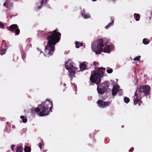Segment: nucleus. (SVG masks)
Here are the masks:
<instances>
[{
	"instance_id": "f257e3e1",
	"label": "nucleus",
	"mask_w": 152,
	"mask_h": 152,
	"mask_svg": "<svg viewBox=\"0 0 152 152\" xmlns=\"http://www.w3.org/2000/svg\"><path fill=\"white\" fill-rule=\"evenodd\" d=\"M105 70V68L99 67L96 70H94L93 72L92 71L90 78V81L92 83L97 85V91L101 94L107 92L110 85V83L107 81L100 84L101 81V78L104 76Z\"/></svg>"
},
{
	"instance_id": "f03ea898",
	"label": "nucleus",
	"mask_w": 152,
	"mask_h": 152,
	"mask_svg": "<svg viewBox=\"0 0 152 152\" xmlns=\"http://www.w3.org/2000/svg\"><path fill=\"white\" fill-rule=\"evenodd\" d=\"M58 31L57 29H56L52 31H49L45 34L48 42L45 48V55L49 56L53 54L56 45L61 39V34Z\"/></svg>"
},
{
	"instance_id": "7ed1b4c3",
	"label": "nucleus",
	"mask_w": 152,
	"mask_h": 152,
	"mask_svg": "<svg viewBox=\"0 0 152 152\" xmlns=\"http://www.w3.org/2000/svg\"><path fill=\"white\" fill-rule=\"evenodd\" d=\"M107 42V40L102 39H97L91 45L92 50L96 54H100L102 52L105 53H110L112 49L113 48V46L106 45L103 49L102 48L105 45Z\"/></svg>"
},
{
	"instance_id": "20e7f679",
	"label": "nucleus",
	"mask_w": 152,
	"mask_h": 152,
	"mask_svg": "<svg viewBox=\"0 0 152 152\" xmlns=\"http://www.w3.org/2000/svg\"><path fill=\"white\" fill-rule=\"evenodd\" d=\"M53 102H50L49 99H46L41 104L38 105L40 108V112L39 115L41 116H43L48 114L50 111L52 112Z\"/></svg>"
},
{
	"instance_id": "39448f33",
	"label": "nucleus",
	"mask_w": 152,
	"mask_h": 152,
	"mask_svg": "<svg viewBox=\"0 0 152 152\" xmlns=\"http://www.w3.org/2000/svg\"><path fill=\"white\" fill-rule=\"evenodd\" d=\"M150 89V87L148 85H140L138 94L142 97L149 95Z\"/></svg>"
},
{
	"instance_id": "423d86ee",
	"label": "nucleus",
	"mask_w": 152,
	"mask_h": 152,
	"mask_svg": "<svg viewBox=\"0 0 152 152\" xmlns=\"http://www.w3.org/2000/svg\"><path fill=\"white\" fill-rule=\"evenodd\" d=\"M73 63L69 62V61H66L65 63V67L67 70H68L69 72V75L72 77L74 76L75 77V73L77 70V68L73 66Z\"/></svg>"
},
{
	"instance_id": "0eeeda50",
	"label": "nucleus",
	"mask_w": 152,
	"mask_h": 152,
	"mask_svg": "<svg viewBox=\"0 0 152 152\" xmlns=\"http://www.w3.org/2000/svg\"><path fill=\"white\" fill-rule=\"evenodd\" d=\"M7 28L9 31L12 32V33L15 32V34L16 35H18L20 34V30L17 24H12L10 26L7 27Z\"/></svg>"
},
{
	"instance_id": "6e6552de",
	"label": "nucleus",
	"mask_w": 152,
	"mask_h": 152,
	"mask_svg": "<svg viewBox=\"0 0 152 152\" xmlns=\"http://www.w3.org/2000/svg\"><path fill=\"white\" fill-rule=\"evenodd\" d=\"M138 88H137V89ZM137 90L134 93V105H136L138 103V105H140L142 102L141 101V98L142 97L141 96H138Z\"/></svg>"
},
{
	"instance_id": "1a4fd4ad",
	"label": "nucleus",
	"mask_w": 152,
	"mask_h": 152,
	"mask_svg": "<svg viewBox=\"0 0 152 152\" xmlns=\"http://www.w3.org/2000/svg\"><path fill=\"white\" fill-rule=\"evenodd\" d=\"M96 103L98 106L101 108H106L108 106L111 104L110 101L104 102L102 100L99 99Z\"/></svg>"
},
{
	"instance_id": "9d476101",
	"label": "nucleus",
	"mask_w": 152,
	"mask_h": 152,
	"mask_svg": "<svg viewBox=\"0 0 152 152\" xmlns=\"http://www.w3.org/2000/svg\"><path fill=\"white\" fill-rule=\"evenodd\" d=\"M1 48L2 50H1V55H3L5 53L6 50L7 49V44L6 43L5 40H3L1 44Z\"/></svg>"
},
{
	"instance_id": "9b49d317",
	"label": "nucleus",
	"mask_w": 152,
	"mask_h": 152,
	"mask_svg": "<svg viewBox=\"0 0 152 152\" xmlns=\"http://www.w3.org/2000/svg\"><path fill=\"white\" fill-rule=\"evenodd\" d=\"M87 63L86 62H83L80 63V69L81 71H83L85 70L87 67Z\"/></svg>"
},
{
	"instance_id": "f8f14e48",
	"label": "nucleus",
	"mask_w": 152,
	"mask_h": 152,
	"mask_svg": "<svg viewBox=\"0 0 152 152\" xmlns=\"http://www.w3.org/2000/svg\"><path fill=\"white\" fill-rule=\"evenodd\" d=\"M119 88L118 86H114L112 90V95L115 96L119 90Z\"/></svg>"
},
{
	"instance_id": "ddd939ff",
	"label": "nucleus",
	"mask_w": 152,
	"mask_h": 152,
	"mask_svg": "<svg viewBox=\"0 0 152 152\" xmlns=\"http://www.w3.org/2000/svg\"><path fill=\"white\" fill-rule=\"evenodd\" d=\"M39 112H40V108L38 107H33L31 110V112L33 114H34L35 113L39 114Z\"/></svg>"
},
{
	"instance_id": "4468645a",
	"label": "nucleus",
	"mask_w": 152,
	"mask_h": 152,
	"mask_svg": "<svg viewBox=\"0 0 152 152\" xmlns=\"http://www.w3.org/2000/svg\"><path fill=\"white\" fill-rule=\"evenodd\" d=\"M3 5L7 8L10 9L13 6V3H11L9 1H7L4 3Z\"/></svg>"
},
{
	"instance_id": "2eb2a0df",
	"label": "nucleus",
	"mask_w": 152,
	"mask_h": 152,
	"mask_svg": "<svg viewBox=\"0 0 152 152\" xmlns=\"http://www.w3.org/2000/svg\"><path fill=\"white\" fill-rule=\"evenodd\" d=\"M75 47L77 48H79L80 46H83V43H80L78 41H76L75 42Z\"/></svg>"
},
{
	"instance_id": "dca6fc26",
	"label": "nucleus",
	"mask_w": 152,
	"mask_h": 152,
	"mask_svg": "<svg viewBox=\"0 0 152 152\" xmlns=\"http://www.w3.org/2000/svg\"><path fill=\"white\" fill-rule=\"evenodd\" d=\"M47 0H42L41 2V6H39L38 8L40 9L41 8L42 6H43L44 5H45L47 3Z\"/></svg>"
},
{
	"instance_id": "f3484780",
	"label": "nucleus",
	"mask_w": 152,
	"mask_h": 152,
	"mask_svg": "<svg viewBox=\"0 0 152 152\" xmlns=\"http://www.w3.org/2000/svg\"><path fill=\"white\" fill-rule=\"evenodd\" d=\"M134 16L136 21H138L139 20L140 18V15L139 14L135 13L134 14Z\"/></svg>"
},
{
	"instance_id": "a211bd4d",
	"label": "nucleus",
	"mask_w": 152,
	"mask_h": 152,
	"mask_svg": "<svg viewBox=\"0 0 152 152\" xmlns=\"http://www.w3.org/2000/svg\"><path fill=\"white\" fill-rule=\"evenodd\" d=\"M23 148L21 146H19L17 147L16 152H22Z\"/></svg>"
},
{
	"instance_id": "6ab92c4d",
	"label": "nucleus",
	"mask_w": 152,
	"mask_h": 152,
	"mask_svg": "<svg viewBox=\"0 0 152 152\" xmlns=\"http://www.w3.org/2000/svg\"><path fill=\"white\" fill-rule=\"evenodd\" d=\"M24 151L25 152H31V148L29 147L25 146L24 148Z\"/></svg>"
},
{
	"instance_id": "aec40b11",
	"label": "nucleus",
	"mask_w": 152,
	"mask_h": 152,
	"mask_svg": "<svg viewBox=\"0 0 152 152\" xmlns=\"http://www.w3.org/2000/svg\"><path fill=\"white\" fill-rule=\"evenodd\" d=\"M21 56L22 58L24 60L26 57V54L24 51H21Z\"/></svg>"
},
{
	"instance_id": "412c9836",
	"label": "nucleus",
	"mask_w": 152,
	"mask_h": 152,
	"mask_svg": "<svg viewBox=\"0 0 152 152\" xmlns=\"http://www.w3.org/2000/svg\"><path fill=\"white\" fill-rule=\"evenodd\" d=\"M20 118L22 119V122L24 123H26L27 121V119L26 118H24V116L23 115L21 116Z\"/></svg>"
},
{
	"instance_id": "4be33fe9",
	"label": "nucleus",
	"mask_w": 152,
	"mask_h": 152,
	"mask_svg": "<svg viewBox=\"0 0 152 152\" xmlns=\"http://www.w3.org/2000/svg\"><path fill=\"white\" fill-rule=\"evenodd\" d=\"M150 42L149 40L147 41V39L146 38H144L143 40V43L145 45H147Z\"/></svg>"
},
{
	"instance_id": "5701e85b",
	"label": "nucleus",
	"mask_w": 152,
	"mask_h": 152,
	"mask_svg": "<svg viewBox=\"0 0 152 152\" xmlns=\"http://www.w3.org/2000/svg\"><path fill=\"white\" fill-rule=\"evenodd\" d=\"M124 101L126 103H128L130 101L129 99L127 97H125L124 99Z\"/></svg>"
},
{
	"instance_id": "b1692460",
	"label": "nucleus",
	"mask_w": 152,
	"mask_h": 152,
	"mask_svg": "<svg viewBox=\"0 0 152 152\" xmlns=\"http://www.w3.org/2000/svg\"><path fill=\"white\" fill-rule=\"evenodd\" d=\"M43 145H44V143H43V141H41L39 143V148H40L41 149L42 148L43 146Z\"/></svg>"
},
{
	"instance_id": "393cba45",
	"label": "nucleus",
	"mask_w": 152,
	"mask_h": 152,
	"mask_svg": "<svg viewBox=\"0 0 152 152\" xmlns=\"http://www.w3.org/2000/svg\"><path fill=\"white\" fill-rule=\"evenodd\" d=\"M111 20L112 21V22L111 23H109L108 24V25L109 26V27H110L111 26H112L113 25V23H114V19L112 17H111Z\"/></svg>"
},
{
	"instance_id": "a878e982",
	"label": "nucleus",
	"mask_w": 152,
	"mask_h": 152,
	"mask_svg": "<svg viewBox=\"0 0 152 152\" xmlns=\"http://www.w3.org/2000/svg\"><path fill=\"white\" fill-rule=\"evenodd\" d=\"M118 94L119 96H121L123 95V92L121 89L119 90H119L118 91Z\"/></svg>"
},
{
	"instance_id": "bb28decb",
	"label": "nucleus",
	"mask_w": 152,
	"mask_h": 152,
	"mask_svg": "<svg viewBox=\"0 0 152 152\" xmlns=\"http://www.w3.org/2000/svg\"><path fill=\"white\" fill-rule=\"evenodd\" d=\"M140 56H138L134 58V61H140Z\"/></svg>"
},
{
	"instance_id": "cd10ccee",
	"label": "nucleus",
	"mask_w": 152,
	"mask_h": 152,
	"mask_svg": "<svg viewBox=\"0 0 152 152\" xmlns=\"http://www.w3.org/2000/svg\"><path fill=\"white\" fill-rule=\"evenodd\" d=\"M113 70L112 69H107V72L108 73H111L113 72Z\"/></svg>"
},
{
	"instance_id": "c85d7f7f",
	"label": "nucleus",
	"mask_w": 152,
	"mask_h": 152,
	"mask_svg": "<svg viewBox=\"0 0 152 152\" xmlns=\"http://www.w3.org/2000/svg\"><path fill=\"white\" fill-rule=\"evenodd\" d=\"M90 15H87V14H85L83 16H82V17H83L84 18H87L89 17Z\"/></svg>"
},
{
	"instance_id": "c756f323",
	"label": "nucleus",
	"mask_w": 152,
	"mask_h": 152,
	"mask_svg": "<svg viewBox=\"0 0 152 152\" xmlns=\"http://www.w3.org/2000/svg\"><path fill=\"white\" fill-rule=\"evenodd\" d=\"M93 64L95 67L96 66H97V65H98L99 63L97 62L96 61H94L93 63Z\"/></svg>"
},
{
	"instance_id": "7c9ffc66",
	"label": "nucleus",
	"mask_w": 152,
	"mask_h": 152,
	"mask_svg": "<svg viewBox=\"0 0 152 152\" xmlns=\"http://www.w3.org/2000/svg\"><path fill=\"white\" fill-rule=\"evenodd\" d=\"M81 15L82 16H83V15H84L85 14V10H83L81 12Z\"/></svg>"
},
{
	"instance_id": "2f4dec72",
	"label": "nucleus",
	"mask_w": 152,
	"mask_h": 152,
	"mask_svg": "<svg viewBox=\"0 0 152 152\" xmlns=\"http://www.w3.org/2000/svg\"><path fill=\"white\" fill-rule=\"evenodd\" d=\"M134 150V148L133 147L129 149V152H132Z\"/></svg>"
},
{
	"instance_id": "473e14b6",
	"label": "nucleus",
	"mask_w": 152,
	"mask_h": 152,
	"mask_svg": "<svg viewBox=\"0 0 152 152\" xmlns=\"http://www.w3.org/2000/svg\"><path fill=\"white\" fill-rule=\"evenodd\" d=\"M4 25L2 23H1V28H4Z\"/></svg>"
},
{
	"instance_id": "72a5a7b5",
	"label": "nucleus",
	"mask_w": 152,
	"mask_h": 152,
	"mask_svg": "<svg viewBox=\"0 0 152 152\" xmlns=\"http://www.w3.org/2000/svg\"><path fill=\"white\" fill-rule=\"evenodd\" d=\"M11 149L12 151H13L14 150V147H15V146L13 145H12L11 146Z\"/></svg>"
},
{
	"instance_id": "f704fd0d",
	"label": "nucleus",
	"mask_w": 152,
	"mask_h": 152,
	"mask_svg": "<svg viewBox=\"0 0 152 152\" xmlns=\"http://www.w3.org/2000/svg\"><path fill=\"white\" fill-rule=\"evenodd\" d=\"M109 27H110L109 26L107 25L105 27V28L106 29H108Z\"/></svg>"
},
{
	"instance_id": "c9c22d12",
	"label": "nucleus",
	"mask_w": 152,
	"mask_h": 152,
	"mask_svg": "<svg viewBox=\"0 0 152 152\" xmlns=\"http://www.w3.org/2000/svg\"><path fill=\"white\" fill-rule=\"evenodd\" d=\"M124 127V125H122L121 126V128H123Z\"/></svg>"
},
{
	"instance_id": "e433bc0d",
	"label": "nucleus",
	"mask_w": 152,
	"mask_h": 152,
	"mask_svg": "<svg viewBox=\"0 0 152 152\" xmlns=\"http://www.w3.org/2000/svg\"><path fill=\"white\" fill-rule=\"evenodd\" d=\"M93 1H96V0H92Z\"/></svg>"
},
{
	"instance_id": "4c0bfd02",
	"label": "nucleus",
	"mask_w": 152,
	"mask_h": 152,
	"mask_svg": "<svg viewBox=\"0 0 152 152\" xmlns=\"http://www.w3.org/2000/svg\"><path fill=\"white\" fill-rule=\"evenodd\" d=\"M150 19H151V17H150Z\"/></svg>"
},
{
	"instance_id": "58836bf2",
	"label": "nucleus",
	"mask_w": 152,
	"mask_h": 152,
	"mask_svg": "<svg viewBox=\"0 0 152 152\" xmlns=\"http://www.w3.org/2000/svg\"><path fill=\"white\" fill-rule=\"evenodd\" d=\"M0 119H1V120H1V118H0Z\"/></svg>"
}]
</instances>
